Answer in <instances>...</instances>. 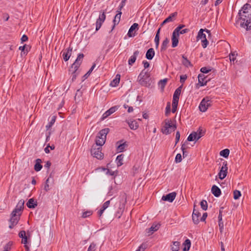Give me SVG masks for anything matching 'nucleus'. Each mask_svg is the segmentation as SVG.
<instances>
[{"instance_id": "obj_1", "label": "nucleus", "mask_w": 251, "mask_h": 251, "mask_svg": "<svg viewBox=\"0 0 251 251\" xmlns=\"http://www.w3.org/2000/svg\"><path fill=\"white\" fill-rule=\"evenodd\" d=\"M24 203L25 201L24 200H21L19 201L15 208L12 212L11 214V218L9 220L10 222L9 228H12L14 226L17 224L22 213Z\"/></svg>"}, {"instance_id": "obj_2", "label": "nucleus", "mask_w": 251, "mask_h": 251, "mask_svg": "<svg viewBox=\"0 0 251 251\" xmlns=\"http://www.w3.org/2000/svg\"><path fill=\"white\" fill-rule=\"evenodd\" d=\"M236 23H239L240 26L246 28L247 30L251 29V17L247 18V16L242 15L241 12L238 13V17Z\"/></svg>"}, {"instance_id": "obj_3", "label": "nucleus", "mask_w": 251, "mask_h": 251, "mask_svg": "<svg viewBox=\"0 0 251 251\" xmlns=\"http://www.w3.org/2000/svg\"><path fill=\"white\" fill-rule=\"evenodd\" d=\"M139 83L142 86L149 87L151 85L150 74L145 69L142 70L138 77Z\"/></svg>"}, {"instance_id": "obj_4", "label": "nucleus", "mask_w": 251, "mask_h": 251, "mask_svg": "<svg viewBox=\"0 0 251 251\" xmlns=\"http://www.w3.org/2000/svg\"><path fill=\"white\" fill-rule=\"evenodd\" d=\"M212 101L208 97L203 98L201 101L200 105V110L202 112H205L208 108L211 105Z\"/></svg>"}, {"instance_id": "obj_5", "label": "nucleus", "mask_w": 251, "mask_h": 251, "mask_svg": "<svg viewBox=\"0 0 251 251\" xmlns=\"http://www.w3.org/2000/svg\"><path fill=\"white\" fill-rule=\"evenodd\" d=\"M96 147L94 145L93 146L91 150V154L95 157L101 159L103 158V154L101 152V148L98 147V148H96Z\"/></svg>"}, {"instance_id": "obj_6", "label": "nucleus", "mask_w": 251, "mask_h": 251, "mask_svg": "<svg viewBox=\"0 0 251 251\" xmlns=\"http://www.w3.org/2000/svg\"><path fill=\"white\" fill-rule=\"evenodd\" d=\"M101 14H100L99 18L97 20L96 23V30L98 31L99 30L102 23L104 22V21L105 20L106 16L105 14V12L102 11L100 12Z\"/></svg>"}, {"instance_id": "obj_7", "label": "nucleus", "mask_w": 251, "mask_h": 251, "mask_svg": "<svg viewBox=\"0 0 251 251\" xmlns=\"http://www.w3.org/2000/svg\"><path fill=\"white\" fill-rule=\"evenodd\" d=\"M227 162L224 161L223 163V166L221 168L220 172L218 174L219 177L221 179H223L226 177L227 173Z\"/></svg>"}, {"instance_id": "obj_8", "label": "nucleus", "mask_w": 251, "mask_h": 251, "mask_svg": "<svg viewBox=\"0 0 251 251\" xmlns=\"http://www.w3.org/2000/svg\"><path fill=\"white\" fill-rule=\"evenodd\" d=\"M239 12H241L242 15L247 16V18L251 17V5L250 4L246 3Z\"/></svg>"}, {"instance_id": "obj_9", "label": "nucleus", "mask_w": 251, "mask_h": 251, "mask_svg": "<svg viewBox=\"0 0 251 251\" xmlns=\"http://www.w3.org/2000/svg\"><path fill=\"white\" fill-rule=\"evenodd\" d=\"M84 57V54L83 53H80L78 55L77 58L76 59L75 62L72 65L71 67H75V69L78 70L80 65H81L82 59Z\"/></svg>"}, {"instance_id": "obj_10", "label": "nucleus", "mask_w": 251, "mask_h": 251, "mask_svg": "<svg viewBox=\"0 0 251 251\" xmlns=\"http://www.w3.org/2000/svg\"><path fill=\"white\" fill-rule=\"evenodd\" d=\"M123 203L120 204L119 205V210L116 213V216L120 218L125 208V203L126 202V197L125 194H124L122 196Z\"/></svg>"}, {"instance_id": "obj_11", "label": "nucleus", "mask_w": 251, "mask_h": 251, "mask_svg": "<svg viewBox=\"0 0 251 251\" xmlns=\"http://www.w3.org/2000/svg\"><path fill=\"white\" fill-rule=\"evenodd\" d=\"M176 195V192H172L169 193L168 194H167L166 195L163 196L162 197V200L172 202L175 200Z\"/></svg>"}, {"instance_id": "obj_12", "label": "nucleus", "mask_w": 251, "mask_h": 251, "mask_svg": "<svg viewBox=\"0 0 251 251\" xmlns=\"http://www.w3.org/2000/svg\"><path fill=\"white\" fill-rule=\"evenodd\" d=\"M195 206H194L192 214V220L195 224H198L200 222V217L201 214L198 210L195 209Z\"/></svg>"}, {"instance_id": "obj_13", "label": "nucleus", "mask_w": 251, "mask_h": 251, "mask_svg": "<svg viewBox=\"0 0 251 251\" xmlns=\"http://www.w3.org/2000/svg\"><path fill=\"white\" fill-rule=\"evenodd\" d=\"M177 15V12L172 13L168 18H167L160 25V26H163L166 23L171 22L175 20V18Z\"/></svg>"}, {"instance_id": "obj_14", "label": "nucleus", "mask_w": 251, "mask_h": 251, "mask_svg": "<svg viewBox=\"0 0 251 251\" xmlns=\"http://www.w3.org/2000/svg\"><path fill=\"white\" fill-rule=\"evenodd\" d=\"M69 74L71 75L72 77V80L73 81H74L79 74V71H78V69L75 70V67H71L69 70Z\"/></svg>"}, {"instance_id": "obj_15", "label": "nucleus", "mask_w": 251, "mask_h": 251, "mask_svg": "<svg viewBox=\"0 0 251 251\" xmlns=\"http://www.w3.org/2000/svg\"><path fill=\"white\" fill-rule=\"evenodd\" d=\"M199 83L201 86H204L206 85L209 79H207V76H205L203 74H199L198 75Z\"/></svg>"}, {"instance_id": "obj_16", "label": "nucleus", "mask_w": 251, "mask_h": 251, "mask_svg": "<svg viewBox=\"0 0 251 251\" xmlns=\"http://www.w3.org/2000/svg\"><path fill=\"white\" fill-rule=\"evenodd\" d=\"M72 50H73L72 48H71L70 47L69 48H68L67 49L65 50L63 52L62 56H63V59L65 61H68L69 60V59L70 58V57L71 55Z\"/></svg>"}, {"instance_id": "obj_17", "label": "nucleus", "mask_w": 251, "mask_h": 251, "mask_svg": "<svg viewBox=\"0 0 251 251\" xmlns=\"http://www.w3.org/2000/svg\"><path fill=\"white\" fill-rule=\"evenodd\" d=\"M202 136L201 134L198 135L196 132H192L187 138V141H197Z\"/></svg>"}, {"instance_id": "obj_18", "label": "nucleus", "mask_w": 251, "mask_h": 251, "mask_svg": "<svg viewBox=\"0 0 251 251\" xmlns=\"http://www.w3.org/2000/svg\"><path fill=\"white\" fill-rule=\"evenodd\" d=\"M118 109V108L116 106H113L111 107L108 110H107L103 115L101 119L104 120L107 118L111 114L113 113Z\"/></svg>"}, {"instance_id": "obj_19", "label": "nucleus", "mask_w": 251, "mask_h": 251, "mask_svg": "<svg viewBox=\"0 0 251 251\" xmlns=\"http://www.w3.org/2000/svg\"><path fill=\"white\" fill-rule=\"evenodd\" d=\"M109 131V129L108 128H104L101 130L98 133V135L97 137L102 139V138H104V140H106V135Z\"/></svg>"}, {"instance_id": "obj_20", "label": "nucleus", "mask_w": 251, "mask_h": 251, "mask_svg": "<svg viewBox=\"0 0 251 251\" xmlns=\"http://www.w3.org/2000/svg\"><path fill=\"white\" fill-rule=\"evenodd\" d=\"M138 24L137 23H134L130 27L127 35L129 37L135 36V34L132 33L133 31L138 29Z\"/></svg>"}, {"instance_id": "obj_21", "label": "nucleus", "mask_w": 251, "mask_h": 251, "mask_svg": "<svg viewBox=\"0 0 251 251\" xmlns=\"http://www.w3.org/2000/svg\"><path fill=\"white\" fill-rule=\"evenodd\" d=\"M139 54V51L138 50H136L134 52L133 54L131 56L130 58L128 60V63L129 65H132L135 62L136 60L137 56Z\"/></svg>"}, {"instance_id": "obj_22", "label": "nucleus", "mask_w": 251, "mask_h": 251, "mask_svg": "<svg viewBox=\"0 0 251 251\" xmlns=\"http://www.w3.org/2000/svg\"><path fill=\"white\" fill-rule=\"evenodd\" d=\"M211 192L216 197H219L221 194L220 189L215 185L212 187Z\"/></svg>"}, {"instance_id": "obj_23", "label": "nucleus", "mask_w": 251, "mask_h": 251, "mask_svg": "<svg viewBox=\"0 0 251 251\" xmlns=\"http://www.w3.org/2000/svg\"><path fill=\"white\" fill-rule=\"evenodd\" d=\"M206 32L207 33H208L209 35H210V32L209 30L207 29H201L200 31L198 32V34L197 36V38H200L201 40L204 39L206 38V35L203 33V31Z\"/></svg>"}, {"instance_id": "obj_24", "label": "nucleus", "mask_w": 251, "mask_h": 251, "mask_svg": "<svg viewBox=\"0 0 251 251\" xmlns=\"http://www.w3.org/2000/svg\"><path fill=\"white\" fill-rule=\"evenodd\" d=\"M19 236L22 238V243L24 244V245L27 244V237L26 235L25 231H21L19 233Z\"/></svg>"}, {"instance_id": "obj_25", "label": "nucleus", "mask_w": 251, "mask_h": 251, "mask_svg": "<svg viewBox=\"0 0 251 251\" xmlns=\"http://www.w3.org/2000/svg\"><path fill=\"white\" fill-rule=\"evenodd\" d=\"M110 203V201H107L105 202L100 208V209L98 212V215L100 217L103 214L104 211L109 206Z\"/></svg>"}, {"instance_id": "obj_26", "label": "nucleus", "mask_w": 251, "mask_h": 251, "mask_svg": "<svg viewBox=\"0 0 251 251\" xmlns=\"http://www.w3.org/2000/svg\"><path fill=\"white\" fill-rule=\"evenodd\" d=\"M179 35L173 33L172 41V47L175 48L178 45Z\"/></svg>"}, {"instance_id": "obj_27", "label": "nucleus", "mask_w": 251, "mask_h": 251, "mask_svg": "<svg viewBox=\"0 0 251 251\" xmlns=\"http://www.w3.org/2000/svg\"><path fill=\"white\" fill-rule=\"evenodd\" d=\"M122 12L121 11H118V13L115 15L114 19L113 20L114 25H113L112 30L114 28L116 25H118L120 21Z\"/></svg>"}, {"instance_id": "obj_28", "label": "nucleus", "mask_w": 251, "mask_h": 251, "mask_svg": "<svg viewBox=\"0 0 251 251\" xmlns=\"http://www.w3.org/2000/svg\"><path fill=\"white\" fill-rule=\"evenodd\" d=\"M155 52L153 48L149 49L146 54V57L149 59L151 60L153 58Z\"/></svg>"}, {"instance_id": "obj_29", "label": "nucleus", "mask_w": 251, "mask_h": 251, "mask_svg": "<svg viewBox=\"0 0 251 251\" xmlns=\"http://www.w3.org/2000/svg\"><path fill=\"white\" fill-rule=\"evenodd\" d=\"M26 205L29 208H34L37 205V202L33 199H30L26 203Z\"/></svg>"}, {"instance_id": "obj_30", "label": "nucleus", "mask_w": 251, "mask_h": 251, "mask_svg": "<svg viewBox=\"0 0 251 251\" xmlns=\"http://www.w3.org/2000/svg\"><path fill=\"white\" fill-rule=\"evenodd\" d=\"M164 126L169 127L170 129H172V131H175L176 128V125L172 124L171 121L168 120H165Z\"/></svg>"}, {"instance_id": "obj_31", "label": "nucleus", "mask_w": 251, "mask_h": 251, "mask_svg": "<svg viewBox=\"0 0 251 251\" xmlns=\"http://www.w3.org/2000/svg\"><path fill=\"white\" fill-rule=\"evenodd\" d=\"M127 123H128V124L129 125V126L130 127V128L131 129L135 130V129H137V128L138 127V126H138V124L135 120L128 121Z\"/></svg>"}, {"instance_id": "obj_32", "label": "nucleus", "mask_w": 251, "mask_h": 251, "mask_svg": "<svg viewBox=\"0 0 251 251\" xmlns=\"http://www.w3.org/2000/svg\"><path fill=\"white\" fill-rule=\"evenodd\" d=\"M218 220H219V226L220 228V230L221 232H223V230L224 229V223L222 221V212L220 211L219 215L218 216Z\"/></svg>"}, {"instance_id": "obj_33", "label": "nucleus", "mask_w": 251, "mask_h": 251, "mask_svg": "<svg viewBox=\"0 0 251 251\" xmlns=\"http://www.w3.org/2000/svg\"><path fill=\"white\" fill-rule=\"evenodd\" d=\"M160 226V225L153 224L148 229V233L149 234H152L153 232L157 231Z\"/></svg>"}, {"instance_id": "obj_34", "label": "nucleus", "mask_w": 251, "mask_h": 251, "mask_svg": "<svg viewBox=\"0 0 251 251\" xmlns=\"http://www.w3.org/2000/svg\"><path fill=\"white\" fill-rule=\"evenodd\" d=\"M42 160L40 159H37L36 160V163L34 165V170L38 172L42 168V165L41 164Z\"/></svg>"}, {"instance_id": "obj_35", "label": "nucleus", "mask_w": 251, "mask_h": 251, "mask_svg": "<svg viewBox=\"0 0 251 251\" xmlns=\"http://www.w3.org/2000/svg\"><path fill=\"white\" fill-rule=\"evenodd\" d=\"M120 75H117L115 79H114L110 83V86L115 87L118 85L120 82Z\"/></svg>"}, {"instance_id": "obj_36", "label": "nucleus", "mask_w": 251, "mask_h": 251, "mask_svg": "<svg viewBox=\"0 0 251 251\" xmlns=\"http://www.w3.org/2000/svg\"><path fill=\"white\" fill-rule=\"evenodd\" d=\"M182 58L183 59L182 63L184 66L186 67L193 66V65L191 64L190 61L184 55H182Z\"/></svg>"}, {"instance_id": "obj_37", "label": "nucleus", "mask_w": 251, "mask_h": 251, "mask_svg": "<svg viewBox=\"0 0 251 251\" xmlns=\"http://www.w3.org/2000/svg\"><path fill=\"white\" fill-rule=\"evenodd\" d=\"M180 244L177 241L173 242V245L171 246V250L172 251H178L179 249Z\"/></svg>"}, {"instance_id": "obj_38", "label": "nucleus", "mask_w": 251, "mask_h": 251, "mask_svg": "<svg viewBox=\"0 0 251 251\" xmlns=\"http://www.w3.org/2000/svg\"><path fill=\"white\" fill-rule=\"evenodd\" d=\"M184 246L183 249V251H188L191 246V241L189 239H186L183 244Z\"/></svg>"}, {"instance_id": "obj_39", "label": "nucleus", "mask_w": 251, "mask_h": 251, "mask_svg": "<svg viewBox=\"0 0 251 251\" xmlns=\"http://www.w3.org/2000/svg\"><path fill=\"white\" fill-rule=\"evenodd\" d=\"M169 43V39L166 38L162 42L161 47V51H164L167 48L168 44Z\"/></svg>"}, {"instance_id": "obj_40", "label": "nucleus", "mask_w": 251, "mask_h": 251, "mask_svg": "<svg viewBox=\"0 0 251 251\" xmlns=\"http://www.w3.org/2000/svg\"><path fill=\"white\" fill-rule=\"evenodd\" d=\"M124 158V155L120 154L117 156L116 158V162L118 166H121L123 164V161Z\"/></svg>"}, {"instance_id": "obj_41", "label": "nucleus", "mask_w": 251, "mask_h": 251, "mask_svg": "<svg viewBox=\"0 0 251 251\" xmlns=\"http://www.w3.org/2000/svg\"><path fill=\"white\" fill-rule=\"evenodd\" d=\"M95 67H96V64H94L92 65V66L91 67V68H90V69L89 70V71L83 76L82 81H84L85 79H86L89 76V75L92 73L93 70L94 69Z\"/></svg>"}, {"instance_id": "obj_42", "label": "nucleus", "mask_w": 251, "mask_h": 251, "mask_svg": "<svg viewBox=\"0 0 251 251\" xmlns=\"http://www.w3.org/2000/svg\"><path fill=\"white\" fill-rule=\"evenodd\" d=\"M105 142V140H104V138H102V139H100V138L97 137L96 139V145L95 146L97 147L99 146V147H100L104 144Z\"/></svg>"}, {"instance_id": "obj_43", "label": "nucleus", "mask_w": 251, "mask_h": 251, "mask_svg": "<svg viewBox=\"0 0 251 251\" xmlns=\"http://www.w3.org/2000/svg\"><path fill=\"white\" fill-rule=\"evenodd\" d=\"M229 154V150L227 149H224L220 151V155L226 158L228 156Z\"/></svg>"}, {"instance_id": "obj_44", "label": "nucleus", "mask_w": 251, "mask_h": 251, "mask_svg": "<svg viewBox=\"0 0 251 251\" xmlns=\"http://www.w3.org/2000/svg\"><path fill=\"white\" fill-rule=\"evenodd\" d=\"M172 129H170V128H169V127H166L164 126H163V127L162 128V133L164 134H165L166 135L170 134L172 132Z\"/></svg>"}, {"instance_id": "obj_45", "label": "nucleus", "mask_w": 251, "mask_h": 251, "mask_svg": "<svg viewBox=\"0 0 251 251\" xmlns=\"http://www.w3.org/2000/svg\"><path fill=\"white\" fill-rule=\"evenodd\" d=\"M185 26L184 25H180L177 26L173 31V33L176 34L177 35H179V32L181 30V29Z\"/></svg>"}, {"instance_id": "obj_46", "label": "nucleus", "mask_w": 251, "mask_h": 251, "mask_svg": "<svg viewBox=\"0 0 251 251\" xmlns=\"http://www.w3.org/2000/svg\"><path fill=\"white\" fill-rule=\"evenodd\" d=\"M201 208L203 210H206L207 209V201L205 200H202L201 201Z\"/></svg>"}, {"instance_id": "obj_47", "label": "nucleus", "mask_w": 251, "mask_h": 251, "mask_svg": "<svg viewBox=\"0 0 251 251\" xmlns=\"http://www.w3.org/2000/svg\"><path fill=\"white\" fill-rule=\"evenodd\" d=\"M13 245L12 242H9L7 244H6L4 247L3 251H10L11 250V246Z\"/></svg>"}, {"instance_id": "obj_48", "label": "nucleus", "mask_w": 251, "mask_h": 251, "mask_svg": "<svg viewBox=\"0 0 251 251\" xmlns=\"http://www.w3.org/2000/svg\"><path fill=\"white\" fill-rule=\"evenodd\" d=\"M241 196V192L235 190L233 192V198L235 200H237L239 198V197Z\"/></svg>"}, {"instance_id": "obj_49", "label": "nucleus", "mask_w": 251, "mask_h": 251, "mask_svg": "<svg viewBox=\"0 0 251 251\" xmlns=\"http://www.w3.org/2000/svg\"><path fill=\"white\" fill-rule=\"evenodd\" d=\"M211 71V67H202L201 69V72L203 74H206L209 73Z\"/></svg>"}, {"instance_id": "obj_50", "label": "nucleus", "mask_w": 251, "mask_h": 251, "mask_svg": "<svg viewBox=\"0 0 251 251\" xmlns=\"http://www.w3.org/2000/svg\"><path fill=\"white\" fill-rule=\"evenodd\" d=\"M55 121V116H53L51 118L50 122L46 126V128L47 129H49L50 127L52 126Z\"/></svg>"}, {"instance_id": "obj_51", "label": "nucleus", "mask_w": 251, "mask_h": 251, "mask_svg": "<svg viewBox=\"0 0 251 251\" xmlns=\"http://www.w3.org/2000/svg\"><path fill=\"white\" fill-rule=\"evenodd\" d=\"M92 214V211H87L82 213V217L84 218H87Z\"/></svg>"}, {"instance_id": "obj_52", "label": "nucleus", "mask_w": 251, "mask_h": 251, "mask_svg": "<svg viewBox=\"0 0 251 251\" xmlns=\"http://www.w3.org/2000/svg\"><path fill=\"white\" fill-rule=\"evenodd\" d=\"M182 161V156L180 153H177L175 158L176 163H179Z\"/></svg>"}, {"instance_id": "obj_53", "label": "nucleus", "mask_w": 251, "mask_h": 251, "mask_svg": "<svg viewBox=\"0 0 251 251\" xmlns=\"http://www.w3.org/2000/svg\"><path fill=\"white\" fill-rule=\"evenodd\" d=\"M182 88V84L176 90L174 94L179 97Z\"/></svg>"}, {"instance_id": "obj_54", "label": "nucleus", "mask_w": 251, "mask_h": 251, "mask_svg": "<svg viewBox=\"0 0 251 251\" xmlns=\"http://www.w3.org/2000/svg\"><path fill=\"white\" fill-rule=\"evenodd\" d=\"M167 79H164L160 80L159 82V84L161 86L162 88H163L167 83Z\"/></svg>"}, {"instance_id": "obj_55", "label": "nucleus", "mask_w": 251, "mask_h": 251, "mask_svg": "<svg viewBox=\"0 0 251 251\" xmlns=\"http://www.w3.org/2000/svg\"><path fill=\"white\" fill-rule=\"evenodd\" d=\"M179 97L174 94L173 98V103L178 104L179 100Z\"/></svg>"}, {"instance_id": "obj_56", "label": "nucleus", "mask_w": 251, "mask_h": 251, "mask_svg": "<svg viewBox=\"0 0 251 251\" xmlns=\"http://www.w3.org/2000/svg\"><path fill=\"white\" fill-rule=\"evenodd\" d=\"M96 250V244L91 243L87 251H95Z\"/></svg>"}, {"instance_id": "obj_57", "label": "nucleus", "mask_w": 251, "mask_h": 251, "mask_svg": "<svg viewBox=\"0 0 251 251\" xmlns=\"http://www.w3.org/2000/svg\"><path fill=\"white\" fill-rule=\"evenodd\" d=\"M171 111V106H170V103L168 102L167 106L166 107V111H165V115H168Z\"/></svg>"}, {"instance_id": "obj_58", "label": "nucleus", "mask_w": 251, "mask_h": 251, "mask_svg": "<svg viewBox=\"0 0 251 251\" xmlns=\"http://www.w3.org/2000/svg\"><path fill=\"white\" fill-rule=\"evenodd\" d=\"M49 182H50V178H48V179L46 181V183H45V185L44 186V190L46 191H48L50 189H49Z\"/></svg>"}, {"instance_id": "obj_59", "label": "nucleus", "mask_w": 251, "mask_h": 251, "mask_svg": "<svg viewBox=\"0 0 251 251\" xmlns=\"http://www.w3.org/2000/svg\"><path fill=\"white\" fill-rule=\"evenodd\" d=\"M148 247V245L147 243H142L138 248L139 249H140L142 251H144V250L147 249Z\"/></svg>"}, {"instance_id": "obj_60", "label": "nucleus", "mask_w": 251, "mask_h": 251, "mask_svg": "<svg viewBox=\"0 0 251 251\" xmlns=\"http://www.w3.org/2000/svg\"><path fill=\"white\" fill-rule=\"evenodd\" d=\"M126 146V144L125 143L120 144L118 146V150L120 151H123L124 150Z\"/></svg>"}, {"instance_id": "obj_61", "label": "nucleus", "mask_w": 251, "mask_h": 251, "mask_svg": "<svg viewBox=\"0 0 251 251\" xmlns=\"http://www.w3.org/2000/svg\"><path fill=\"white\" fill-rule=\"evenodd\" d=\"M201 42H202V47L203 48H205L208 44V41H207L206 38H205L204 39L201 40Z\"/></svg>"}, {"instance_id": "obj_62", "label": "nucleus", "mask_w": 251, "mask_h": 251, "mask_svg": "<svg viewBox=\"0 0 251 251\" xmlns=\"http://www.w3.org/2000/svg\"><path fill=\"white\" fill-rule=\"evenodd\" d=\"M187 75H180V83H181L182 84H183L185 81L186 80V79H187Z\"/></svg>"}, {"instance_id": "obj_63", "label": "nucleus", "mask_w": 251, "mask_h": 251, "mask_svg": "<svg viewBox=\"0 0 251 251\" xmlns=\"http://www.w3.org/2000/svg\"><path fill=\"white\" fill-rule=\"evenodd\" d=\"M103 170L106 171V174L107 175H109L110 176H114L115 175V172H114V171H111L109 169H105V168H103Z\"/></svg>"}, {"instance_id": "obj_64", "label": "nucleus", "mask_w": 251, "mask_h": 251, "mask_svg": "<svg viewBox=\"0 0 251 251\" xmlns=\"http://www.w3.org/2000/svg\"><path fill=\"white\" fill-rule=\"evenodd\" d=\"M180 138V133L177 131L176 134V145L178 142Z\"/></svg>"}]
</instances>
